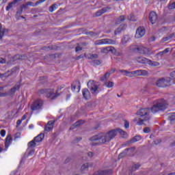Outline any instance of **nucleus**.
Listing matches in <instances>:
<instances>
[{"label":"nucleus","instance_id":"nucleus-37","mask_svg":"<svg viewBox=\"0 0 175 175\" xmlns=\"http://www.w3.org/2000/svg\"><path fill=\"white\" fill-rule=\"evenodd\" d=\"M128 20H129V21H136L137 18L136 16H135V15L131 14L129 16H128Z\"/></svg>","mask_w":175,"mask_h":175},{"label":"nucleus","instance_id":"nucleus-12","mask_svg":"<svg viewBox=\"0 0 175 175\" xmlns=\"http://www.w3.org/2000/svg\"><path fill=\"white\" fill-rule=\"evenodd\" d=\"M158 20V14L154 11H151L149 14V21L151 24H155Z\"/></svg>","mask_w":175,"mask_h":175},{"label":"nucleus","instance_id":"nucleus-50","mask_svg":"<svg viewBox=\"0 0 175 175\" xmlns=\"http://www.w3.org/2000/svg\"><path fill=\"white\" fill-rule=\"evenodd\" d=\"M146 121L144 119H139V121L137 122V125H143V122Z\"/></svg>","mask_w":175,"mask_h":175},{"label":"nucleus","instance_id":"nucleus-21","mask_svg":"<svg viewBox=\"0 0 175 175\" xmlns=\"http://www.w3.org/2000/svg\"><path fill=\"white\" fill-rule=\"evenodd\" d=\"M83 96L85 99L88 100L91 98V93L88 89H83L82 90Z\"/></svg>","mask_w":175,"mask_h":175},{"label":"nucleus","instance_id":"nucleus-56","mask_svg":"<svg viewBox=\"0 0 175 175\" xmlns=\"http://www.w3.org/2000/svg\"><path fill=\"white\" fill-rule=\"evenodd\" d=\"M124 128H129V122H128V120H124Z\"/></svg>","mask_w":175,"mask_h":175},{"label":"nucleus","instance_id":"nucleus-1","mask_svg":"<svg viewBox=\"0 0 175 175\" xmlns=\"http://www.w3.org/2000/svg\"><path fill=\"white\" fill-rule=\"evenodd\" d=\"M117 132L124 138L127 137L128 133L121 129L109 131L107 133H100L90 138V142H98L90 143L91 146H99V144H107L117 136Z\"/></svg>","mask_w":175,"mask_h":175},{"label":"nucleus","instance_id":"nucleus-44","mask_svg":"<svg viewBox=\"0 0 175 175\" xmlns=\"http://www.w3.org/2000/svg\"><path fill=\"white\" fill-rule=\"evenodd\" d=\"M135 147L126 148V150L127 151V152H130V154H132L133 152H135Z\"/></svg>","mask_w":175,"mask_h":175},{"label":"nucleus","instance_id":"nucleus-61","mask_svg":"<svg viewBox=\"0 0 175 175\" xmlns=\"http://www.w3.org/2000/svg\"><path fill=\"white\" fill-rule=\"evenodd\" d=\"M88 157H89L90 158H92L94 157V152H88Z\"/></svg>","mask_w":175,"mask_h":175},{"label":"nucleus","instance_id":"nucleus-55","mask_svg":"<svg viewBox=\"0 0 175 175\" xmlns=\"http://www.w3.org/2000/svg\"><path fill=\"white\" fill-rule=\"evenodd\" d=\"M28 6V5H27V3H25V4H22L21 6H20V8L23 10V9H27V7Z\"/></svg>","mask_w":175,"mask_h":175},{"label":"nucleus","instance_id":"nucleus-2","mask_svg":"<svg viewBox=\"0 0 175 175\" xmlns=\"http://www.w3.org/2000/svg\"><path fill=\"white\" fill-rule=\"evenodd\" d=\"M166 109H167V102L165 99L161 98L154 102L150 110L152 113L155 114V113L163 111V110H166Z\"/></svg>","mask_w":175,"mask_h":175},{"label":"nucleus","instance_id":"nucleus-16","mask_svg":"<svg viewBox=\"0 0 175 175\" xmlns=\"http://www.w3.org/2000/svg\"><path fill=\"white\" fill-rule=\"evenodd\" d=\"M81 88V84L80 83V81H75L74 83L71 85V90L72 91L75 92L77 90V92L80 91V88Z\"/></svg>","mask_w":175,"mask_h":175},{"label":"nucleus","instance_id":"nucleus-7","mask_svg":"<svg viewBox=\"0 0 175 175\" xmlns=\"http://www.w3.org/2000/svg\"><path fill=\"white\" fill-rule=\"evenodd\" d=\"M43 107V100L37 99L36 100L31 106V110L36 111V110H42Z\"/></svg>","mask_w":175,"mask_h":175},{"label":"nucleus","instance_id":"nucleus-52","mask_svg":"<svg viewBox=\"0 0 175 175\" xmlns=\"http://www.w3.org/2000/svg\"><path fill=\"white\" fill-rule=\"evenodd\" d=\"M46 0H38V1L36 2L35 6H38L39 3H43V2H46Z\"/></svg>","mask_w":175,"mask_h":175},{"label":"nucleus","instance_id":"nucleus-48","mask_svg":"<svg viewBox=\"0 0 175 175\" xmlns=\"http://www.w3.org/2000/svg\"><path fill=\"white\" fill-rule=\"evenodd\" d=\"M144 133H150L151 132V129L150 127H146L144 129Z\"/></svg>","mask_w":175,"mask_h":175},{"label":"nucleus","instance_id":"nucleus-25","mask_svg":"<svg viewBox=\"0 0 175 175\" xmlns=\"http://www.w3.org/2000/svg\"><path fill=\"white\" fill-rule=\"evenodd\" d=\"M20 90V85H16L10 90L8 95H13V94L16 93V91H18Z\"/></svg>","mask_w":175,"mask_h":175},{"label":"nucleus","instance_id":"nucleus-38","mask_svg":"<svg viewBox=\"0 0 175 175\" xmlns=\"http://www.w3.org/2000/svg\"><path fill=\"white\" fill-rule=\"evenodd\" d=\"M139 167H140V164H135L133 165L132 168H131V172H135V170H137V169H139Z\"/></svg>","mask_w":175,"mask_h":175},{"label":"nucleus","instance_id":"nucleus-53","mask_svg":"<svg viewBox=\"0 0 175 175\" xmlns=\"http://www.w3.org/2000/svg\"><path fill=\"white\" fill-rule=\"evenodd\" d=\"M16 14H17V16H21V14H23V10H22V8H20V9L18 10V11L16 12Z\"/></svg>","mask_w":175,"mask_h":175},{"label":"nucleus","instance_id":"nucleus-40","mask_svg":"<svg viewBox=\"0 0 175 175\" xmlns=\"http://www.w3.org/2000/svg\"><path fill=\"white\" fill-rule=\"evenodd\" d=\"M100 53H102V54H107L108 53H109V46L102 49L100 50Z\"/></svg>","mask_w":175,"mask_h":175},{"label":"nucleus","instance_id":"nucleus-19","mask_svg":"<svg viewBox=\"0 0 175 175\" xmlns=\"http://www.w3.org/2000/svg\"><path fill=\"white\" fill-rule=\"evenodd\" d=\"M125 29H126V24L120 25V27L115 30L114 33L115 35H120L122 31H125Z\"/></svg>","mask_w":175,"mask_h":175},{"label":"nucleus","instance_id":"nucleus-36","mask_svg":"<svg viewBox=\"0 0 175 175\" xmlns=\"http://www.w3.org/2000/svg\"><path fill=\"white\" fill-rule=\"evenodd\" d=\"M57 6L58 5L55 3L53 4L51 6L49 7V12H51V13H53V12H54V10L57 9Z\"/></svg>","mask_w":175,"mask_h":175},{"label":"nucleus","instance_id":"nucleus-29","mask_svg":"<svg viewBox=\"0 0 175 175\" xmlns=\"http://www.w3.org/2000/svg\"><path fill=\"white\" fill-rule=\"evenodd\" d=\"M129 39H131V38H129V36L128 35L124 36L123 38H122V44H126L128 42H129Z\"/></svg>","mask_w":175,"mask_h":175},{"label":"nucleus","instance_id":"nucleus-47","mask_svg":"<svg viewBox=\"0 0 175 175\" xmlns=\"http://www.w3.org/2000/svg\"><path fill=\"white\" fill-rule=\"evenodd\" d=\"M4 35H5V29H3L2 30H0V40H2V38H3Z\"/></svg>","mask_w":175,"mask_h":175},{"label":"nucleus","instance_id":"nucleus-51","mask_svg":"<svg viewBox=\"0 0 175 175\" xmlns=\"http://www.w3.org/2000/svg\"><path fill=\"white\" fill-rule=\"evenodd\" d=\"M46 0H38V1L36 2L35 6H38L39 3H43V2H46Z\"/></svg>","mask_w":175,"mask_h":175},{"label":"nucleus","instance_id":"nucleus-15","mask_svg":"<svg viewBox=\"0 0 175 175\" xmlns=\"http://www.w3.org/2000/svg\"><path fill=\"white\" fill-rule=\"evenodd\" d=\"M139 140H142V136L136 135L133 137L130 141L126 142L122 146H129L130 144H132V143H136V142H139Z\"/></svg>","mask_w":175,"mask_h":175},{"label":"nucleus","instance_id":"nucleus-64","mask_svg":"<svg viewBox=\"0 0 175 175\" xmlns=\"http://www.w3.org/2000/svg\"><path fill=\"white\" fill-rule=\"evenodd\" d=\"M174 33H172L171 34L167 36L168 37V39H172L174 36Z\"/></svg>","mask_w":175,"mask_h":175},{"label":"nucleus","instance_id":"nucleus-46","mask_svg":"<svg viewBox=\"0 0 175 175\" xmlns=\"http://www.w3.org/2000/svg\"><path fill=\"white\" fill-rule=\"evenodd\" d=\"M168 9H170V10H173V9H175V2H174L171 4H169Z\"/></svg>","mask_w":175,"mask_h":175},{"label":"nucleus","instance_id":"nucleus-30","mask_svg":"<svg viewBox=\"0 0 175 175\" xmlns=\"http://www.w3.org/2000/svg\"><path fill=\"white\" fill-rule=\"evenodd\" d=\"M109 77H110V72H107L104 76L100 78V81H105V80H109Z\"/></svg>","mask_w":175,"mask_h":175},{"label":"nucleus","instance_id":"nucleus-23","mask_svg":"<svg viewBox=\"0 0 175 175\" xmlns=\"http://www.w3.org/2000/svg\"><path fill=\"white\" fill-rule=\"evenodd\" d=\"M137 62H138L139 64H148V59L144 57H137L135 58Z\"/></svg>","mask_w":175,"mask_h":175},{"label":"nucleus","instance_id":"nucleus-17","mask_svg":"<svg viewBox=\"0 0 175 175\" xmlns=\"http://www.w3.org/2000/svg\"><path fill=\"white\" fill-rule=\"evenodd\" d=\"M54 124H55V121L54 120L49 121L44 127L45 132H50L51 131H53V128H54Z\"/></svg>","mask_w":175,"mask_h":175},{"label":"nucleus","instance_id":"nucleus-8","mask_svg":"<svg viewBox=\"0 0 175 175\" xmlns=\"http://www.w3.org/2000/svg\"><path fill=\"white\" fill-rule=\"evenodd\" d=\"M133 51L135 53H139V54H148V49L142 46H137L134 45L131 47Z\"/></svg>","mask_w":175,"mask_h":175},{"label":"nucleus","instance_id":"nucleus-49","mask_svg":"<svg viewBox=\"0 0 175 175\" xmlns=\"http://www.w3.org/2000/svg\"><path fill=\"white\" fill-rule=\"evenodd\" d=\"M5 96H9V94L8 93H2L0 92V98H5Z\"/></svg>","mask_w":175,"mask_h":175},{"label":"nucleus","instance_id":"nucleus-28","mask_svg":"<svg viewBox=\"0 0 175 175\" xmlns=\"http://www.w3.org/2000/svg\"><path fill=\"white\" fill-rule=\"evenodd\" d=\"M148 65H150V66H159V62H154L150 59H148Z\"/></svg>","mask_w":175,"mask_h":175},{"label":"nucleus","instance_id":"nucleus-20","mask_svg":"<svg viewBox=\"0 0 175 175\" xmlns=\"http://www.w3.org/2000/svg\"><path fill=\"white\" fill-rule=\"evenodd\" d=\"M12 142H13V138H12V135H8L5 138V148H9V146H10V144H12Z\"/></svg>","mask_w":175,"mask_h":175},{"label":"nucleus","instance_id":"nucleus-63","mask_svg":"<svg viewBox=\"0 0 175 175\" xmlns=\"http://www.w3.org/2000/svg\"><path fill=\"white\" fill-rule=\"evenodd\" d=\"M0 133H1V136L3 137L5 136V135H6V131L1 130Z\"/></svg>","mask_w":175,"mask_h":175},{"label":"nucleus","instance_id":"nucleus-26","mask_svg":"<svg viewBox=\"0 0 175 175\" xmlns=\"http://www.w3.org/2000/svg\"><path fill=\"white\" fill-rule=\"evenodd\" d=\"M20 0H14L12 2L10 3L6 7V10L9 11L12 8H13V5H16L17 2H19Z\"/></svg>","mask_w":175,"mask_h":175},{"label":"nucleus","instance_id":"nucleus-62","mask_svg":"<svg viewBox=\"0 0 175 175\" xmlns=\"http://www.w3.org/2000/svg\"><path fill=\"white\" fill-rule=\"evenodd\" d=\"M167 40H170V39L169 38V37L167 36L165 38H163V39H162V42H167Z\"/></svg>","mask_w":175,"mask_h":175},{"label":"nucleus","instance_id":"nucleus-59","mask_svg":"<svg viewBox=\"0 0 175 175\" xmlns=\"http://www.w3.org/2000/svg\"><path fill=\"white\" fill-rule=\"evenodd\" d=\"M84 57H85V54L84 55H80L79 56H77L76 59L79 60V59H81V58H84Z\"/></svg>","mask_w":175,"mask_h":175},{"label":"nucleus","instance_id":"nucleus-27","mask_svg":"<svg viewBox=\"0 0 175 175\" xmlns=\"http://www.w3.org/2000/svg\"><path fill=\"white\" fill-rule=\"evenodd\" d=\"M14 59L17 60V59H21V61L24 59H27V55H16L14 57Z\"/></svg>","mask_w":175,"mask_h":175},{"label":"nucleus","instance_id":"nucleus-39","mask_svg":"<svg viewBox=\"0 0 175 175\" xmlns=\"http://www.w3.org/2000/svg\"><path fill=\"white\" fill-rule=\"evenodd\" d=\"M99 57V55L98 54H92L88 57V59H96Z\"/></svg>","mask_w":175,"mask_h":175},{"label":"nucleus","instance_id":"nucleus-34","mask_svg":"<svg viewBox=\"0 0 175 175\" xmlns=\"http://www.w3.org/2000/svg\"><path fill=\"white\" fill-rule=\"evenodd\" d=\"M105 85L107 88H113V87H114V83L111 81L106 82Z\"/></svg>","mask_w":175,"mask_h":175},{"label":"nucleus","instance_id":"nucleus-6","mask_svg":"<svg viewBox=\"0 0 175 175\" xmlns=\"http://www.w3.org/2000/svg\"><path fill=\"white\" fill-rule=\"evenodd\" d=\"M44 139V134L40 133L27 144L29 147H36V143H40Z\"/></svg>","mask_w":175,"mask_h":175},{"label":"nucleus","instance_id":"nucleus-31","mask_svg":"<svg viewBox=\"0 0 175 175\" xmlns=\"http://www.w3.org/2000/svg\"><path fill=\"white\" fill-rule=\"evenodd\" d=\"M88 167H89V164L85 163L81 167V171L82 172V173H84L85 170H88Z\"/></svg>","mask_w":175,"mask_h":175},{"label":"nucleus","instance_id":"nucleus-5","mask_svg":"<svg viewBox=\"0 0 175 175\" xmlns=\"http://www.w3.org/2000/svg\"><path fill=\"white\" fill-rule=\"evenodd\" d=\"M151 110L150 108L141 109L136 112L137 116H140V117H144L145 121H150L151 117L150 116V113Z\"/></svg>","mask_w":175,"mask_h":175},{"label":"nucleus","instance_id":"nucleus-58","mask_svg":"<svg viewBox=\"0 0 175 175\" xmlns=\"http://www.w3.org/2000/svg\"><path fill=\"white\" fill-rule=\"evenodd\" d=\"M20 136H21V133L18 132L15 134L14 135V139H18V137H20Z\"/></svg>","mask_w":175,"mask_h":175},{"label":"nucleus","instance_id":"nucleus-32","mask_svg":"<svg viewBox=\"0 0 175 175\" xmlns=\"http://www.w3.org/2000/svg\"><path fill=\"white\" fill-rule=\"evenodd\" d=\"M126 155H128V152L126 151V149H125L118 155V159H121L122 158H124V157H126Z\"/></svg>","mask_w":175,"mask_h":175},{"label":"nucleus","instance_id":"nucleus-24","mask_svg":"<svg viewBox=\"0 0 175 175\" xmlns=\"http://www.w3.org/2000/svg\"><path fill=\"white\" fill-rule=\"evenodd\" d=\"M123 21H125V16L121 15L118 18L116 19L115 24L116 25H120L121 23H123Z\"/></svg>","mask_w":175,"mask_h":175},{"label":"nucleus","instance_id":"nucleus-4","mask_svg":"<svg viewBox=\"0 0 175 175\" xmlns=\"http://www.w3.org/2000/svg\"><path fill=\"white\" fill-rule=\"evenodd\" d=\"M172 79L170 77L161 78L156 81V85L161 88H165V87H170L172 85Z\"/></svg>","mask_w":175,"mask_h":175},{"label":"nucleus","instance_id":"nucleus-45","mask_svg":"<svg viewBox=\"0 0 175 175\" xmlns=\"http://www.w3.org/2000/svg\"><path fill=\"white\" fill-rule=\"evenodd\" d=\"M17 69H18L17 67H14V68L11 70V73H10V75H6V77H9V76H12V75H13V73H16Z\"/></svg>","mask_w":175,"mask_h":175},{"label":"nucleus","instance_id":"nucleus-9","mask_svg":"<svg viewBox=\"0 0 175 175\" xmlns=\"http://www.w3.org/2000/svg\"><path fill=\"white\" fill-rule=\"evenodd\" d=\"M88 88L90 90L92 94H98V92H99V90H98V85L94 81H89L88 82Z\"/></svg>","mask_w":175,"mask_h":175},{"label":"nucleus","instance_id":"nucleus-60","mask_svg":"<svg viewBox=\"0 0 175 175\" xmlns=\"http://www.w3.org/2000/svg\"><path fill=\"white\" fill-rule=\"evenodd\" d=\"M0 64H6V60L0 57Z\"/></svg>","mask_w":175,"mask_h":175},{"label":"nucleus","instance_id":"nucleus-11","mask_svg":"<svg viewBox=\"0 0 175 175\" xmlns=\"http://www.w3.org/2000/svg\"><path fill=\"white\" fill-rule=\"evenodd\" d=\"M144 35H146V29L143 27H138L136 30L135 38L140 39V38H143Z\"/></svg>","mask_w":175,"mask_h":175},{"label":"nucleus","instance_id":"nucleus-43","mask_svg":"<svg viewBox=\"0 0 175 175\" xmlns=\"http://www.w3.org/2000/svg\"><path fill=\"white\" fill-rule=\"evenodd\" d=\"M109 53H112V54H116V53H117V50L113 46H109Z\"/></svg>","mask_w":175,"mask_h":175},{"label":"nucleus","instance_id":"nucleus-22","mask_svg":"<svg viewBox=\"0 0 175 175\" xmlns=\"http://www.w3.org/2000/svg\"><path fill=\"white\" fill-rule=\"evenodd\" d=\"M83 124H84V120H78L70 127L69 130L72 131V129H75V128H77L78 126H80V125H83Z\"/></svg>","mask_w":175,"mask_h":175},{"label":"nucleus","instance_id":"nucleus-10","mask_svg":"<svg viewBox=\"0 0 175 175\" xmlns=\"http://www.w3.org/2000/svg\"><path fill=\"white\" fill-rule=\"evenodd\" d=\"M116 42L114 40L105 38L102 40H98L94 42V44L96 46H98L100 44H116Z\"/></svg>","mask_w":175,"mask_h":175},{"label":"nucleus","instance_id":"nucleus-13","mask_svg":"<svg viewBox=\"0 0 175 175\" xmlns=\"http://www.w3.org/2000/svg\"><path fill=\"white\" fill-rule=\"evenodd\" d=\"M27 146L28 148L27 150V152L25 153L23 158H28V157H32V155L35 154V146Z\"/></svg>","mask_w":175,"mask_h":175},{"label":"nucleus","instance_id":"nucleus-14","mask_svg":"<svg viewBox=\"0 0 175 175\" xmlns=\"http://www.w3.org/2000/svg\"><path fill=\"white\" fill-rule=\"evenodd\" d=\"M131 75H135V76H148V71L146 70H137L132 71Z\"/></svg>","mask_w":175,"mask_h":175},{"label":"nucleus","instance_id":"nucleus-35","mask_svg":"<svg viewBox=\"0 0 175 175\" xmlns=\"http://www.w3.org/2000/svg\"><path fill=\"white\" fill-rule=\"evenodd\" d=\"M170 121L171 122H173V121H175V112L174 113H172L169 115V117H168Z\"/></svg>","mask_w":175,"mask_h":175},{"label":"nucleus","instance_id":"nucleus-33","mask_svg":"<svg viewBox=\"0 0 175 175\" xmlns=\"http://www.w3.org/2000/svg\"><path fill=\"white\" fill-rule=\"evenodd\" d=\"M92 64H93V66H99L100 64H102V60L94 59L92 62Z\"/></svg>","mask_w":175,"mask_h":175},{"label":"nucleus","instance_id":"nucleus-18","mask_svg":"<svg viewBox=\"0 0 175 175\" xmlns=\"http://www.w3.org/2000/svg\"><path fill=\"white\" fill-rule=\"evenodd\" d=\"M111 8L110 7H105L102 8L101 10H99L95 13L96 17H100V16H102L103 13H106V12H109Z\"/></svg>","mask_w":175,"mask_h":175},{"label":"nucleus","instance_id":"nucleus-3","mask_svg":"<svg viewBox=\"0 0 175 175\" xmlns=\"http://www.w3.org/2000/svg\"><path fill=\"white\" fill-rule=\"evenodd\" d=\"M38 94L41 95H46V96L49 99H51V100H54V99H57V98L59 96V94L55 92L54 89H42L38 91Z\"/></svg>","mask_w":175,"mask_h":175},{"label":"nucleus","instance_id":"nucleus-41","mask_svg":"<svg viewBox=\"0 0 175 175\" xmlns=\"http://www.w3.org/2000/svg\"><path fill=\"white\" fill-rule=\"evenodd\" d=\"M120 73H125L126 76H131L132 75V72H129L126 70H120Z\"/></svg>","mask_w":175,"mask_h":175},{"label":"nucleus","instance_id":"nucleus-57","mask_svg":"<svg viewBox=\"0 0 175 175\" xmlns=\"http://www.w3.org/2000/svg\"><path fill=\"white\" fill-rule=\"evenodd\" d=\"M27 6H36L32 1H27Z\"/></svg>","mask_w":175,"mask_h":175},{"label":"nucleus","instance_id":"nucleus-54","mask_svg":"<svg viewBox=\"0 0 175 175\" xmlns=\"http://www.w3.org/2000/svg\"><path fill=\"white\" fill-rule=\"evenodd\" d=\"M83 50V48L81 46H77L75 48L76 53H78V51H81Z\"/></svg>","mask_w":175,"mask_h":175},{"label":"nucleus","instance_id":"nucleus-42","mask_svg":"<svg viewBox=\"0 0 175 175\" xmlns=\"http://www.w3.org/2000/svg\"><path fill=\"white\" fill-rule=\"evenodd\" d=\"M85 35H90V36H98V34L94 31H87Z\"/></svg>","mask_w":175,"mask_h":175}]
</instances>
